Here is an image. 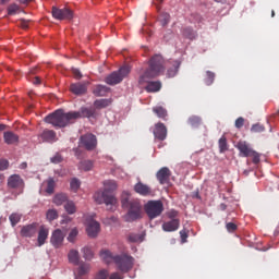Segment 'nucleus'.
I'll use <instances>...</instances> for the list:
<instances>
[{
    "mask_svg": "<svg viewBox=\"0 0 279 279\" xmlns=\"http://www.w3.org/2000/svg\"><path fill=\"white\" fill-rule=\"evenodd\" d=\"M82 117L90 119V117H95V110L82 108L81 111L64 112V110L59 109L48 114L45 118V122L50 123L53 128H66V125L75 123L77 119H82Z\"/></svg>",
    "mask_w": 279,
    "mask_h": 279,
    "instance_id": "f257e3e1",
    "label": "nucleus"
},
{
    "mask_svg": "<svg viewBox=\"0 0 279 279\" xmlns=\"http://www.w3.org/2000/svg\"><path fill=\"white\" fill-rule=\"evenodd\" d=\"M122 208H126L128 213L124 216V221L132 223L133 221H138L143 219V205L141 199L131 198L129 192H123L121 197Z\"/></svg>",
    "mask_w": 279,
    "mask_h": 279,
    "instance_id": "f03ea898",
    "label": "nucleus"
},
{
    "mask_svg": "<svg viewBox=\"0 0 279 279\" xmlns=\"http://www.w3.org/2000/svg\"><path fill=\"white\" fill-rule=\"evenodd\" d=\"M162 73H165V58L160 54H155L148 61V69L140 76L138 84H143L147 80H154V77H158Z\"/></svg>",
    "mask_w": 279,
    "mask_h": 279,
    "instance_id": "7ed1b4c3",
    "label": "nucleus"
},
{
    "mask_svg": "<svg viewBox=\"0 0 279 279\" xmlns=\"http://www.w3.org/2000/svg\"><path fill=\"white\" fill-rule=\"evenodd\" d=\"M113 263L118 271H121V274H129V271L134 269V257L125 253L121 255H114Z\"/></svg>",
    "mask_w": 279,
    "mask_h": 279,
    "instance_id": "20e7f679",
    "label": "nucleus"
},
{
    "mask_svg": "<svg viewBox=\"0 0 279 279\" xmlns=\"http://www.w3.org/2000/svg\"><path fill=\"white\" fill-rule=\"evenodd\" d=\"M132 71V68L128 64L121 66L119 71H114L111 74H109L106 78L105 82L106 84H109V86H117V84H121L128 75H130Z\"/></svg>",
    "mask_w": 279,
    "mask_h": 279,
    "instance_id": "39448f33",
    "label": "nucleus"
},
{
    "mask_svg": "<svg viewBox=\"0 0 279 279\" xmlns=\"http://www.w3.org/2000/svg\"><path fill=\"white\" fill-rule=\"evenodd\" d=\"M236 149L240 151L239 156L242 158H253V165H258L260 162V154L250 147V144L245 141H240L235 145Z\"/></svg>",
    "mask_w": 279,
    "mask_h": 279,
    "instance_id": "423d86ee",
    "label": "nucleus"
},
{
    "mask_svg": "<svg viewBox=\"0 0 279 279\" xmlns=\"http://www.w3.org/2000/svg\"><path fill=\"white\" fill-rule=\"evenodd\" d=\"M144 209L148 219L153 220L165 213V205L162 204V201H148L145 204Z\"/></svg>",
    "mask_w": 279,
    "mask_h": 279,
    "instance_id": "0eeeda50",
    "label": "nucleus"
},
{
    "mask_svg": "<svg viewBox=\"0 0 279 279\" xmlns=\"http://www.w3.org/2000/svg\"><path fill=\"white\" fill-rule=\"evenodd\" d=\"M94 202L96 204H106V206H117L118 201L108 190H99L94 194Z\"/></svg>",
    "mask_w": 279,
    "mask_h": 279,
    "instance_id": "6e6552de",
    "label": "nucleus"
},
{
    "mask_svg": "<svg viewBox=\"0 0 279 279\" xmlns=\"http://www.w3.org/2000/svg\"><path fill=\"white\" fill-rule=\"evenodd\" d=\"M51 13L57 21H71L73 19V11L69 8L58 9L52 7Z\"/></svg>",
    "mask_w": 279,
    "mask_h": 279,
    "instance_id": "1a4fd4ad",
    "label": "nucleus"
},
{
    "mask_svg": "<svg viewBox=\"0 0 279 279\" xmlns=\"http://www.w3.org/2000/svg\"><path fill=\"white\" fill-rule=\"evenodd\" d=\"M81 143L87 149V151H93L97 147V136L93 134H85L81 136Z\"/></svg>",
    "mask_w": 279,
    "mask_h": 279,
    "instance_id": "9d476101",
    "label": "nucleus"
},
{
    "mask_svg": "<svg viewBox=\"0 0 279 279\" xmlns=\"http://www.w3.org/2000/svg\"><path fill=\"white\" fill-rule=\"evenodd\" d=\"M64 236H66L65 232L60 229L54 230L50 238L51 245L54 246L57 250L58 247H62L64 243Z\"/></svg>",
    "mask_w": 279,
    "mask_h": 279,
    "instance_id": "9b49d317",
    "label": "nucleus"
},
{
    "mask_svg": "<svg viewBox=\"0 0 279 279\" xmlns=\"http://www.w3.org/2000/svg\"><path fill=\"white\" fill-rule=\"evenodd\" d=\"M153 134L157 141H165L167 138V126L162 122L155 124Z\"/></svg>",
    "mask_w": 279,
    "mask_h": 279,
    "instance_id": "f8f14e48",
    "label": "nucleus"
},
{
    "mask_svg": "<svg viewBox=\"0 0 279 279\" xmlns=\"http://www.w3.org/2000/svg\"><path fill=\"white\" fill-rule=\"evenodd\" d=\"M99 230H101V226L96 220H89L86 227L87 235L90 239H95L97 234H99Z\"/></svg>",
    "mask_w": 279,
    "mask_h": 279,
    "instance_id": "ddd939ff",
    "label": "nucleus"
},
{
    "mask_svg": "<svg viewBox=\"0 0 279 279\" xmlns=\"http://www.w3.org/2000/svg\"><path fill=\"white\" fill-rule=\"evenodd\" d=\"M156 178L159 184H169V179L171 178V170L169 168L163 167L157 173Z\"/></svg>",
    "mask_w": 279,
    "mask_h": 279,
    "instance_id": "4468645a",
    "label": "nucleus"
},
{
    "mask_svg": "<svg viewBox=\"0 0 279 279\" xmlns=\"http://www.w3.org/2000/svg\"><path fill=\"white\" fill-rule=\"evenodd\" d=\"M39 138H41L44 143H56V141H58V135L56 134V131L45 129L39 135Z\"/></svg>",
    "mask_w": 279,
    "mask_h": 279,
    "instance_id": "2eb2a0df",
    "label": "nucleus"
},
{
    "mask_svg": "<svg viewBox=\"0 0 279 279\" xmlns=\"http://www.w3.org/2000/svg\"><path fill=\"white\" fill-rule=\"evenodd\" d=\"M134 191L137 193V195H142V197H147L151 195V187L149 185L143 183V182H137L134 185Z\"/></svg>",
    "mask_w": 279,
    "mask_h": 279,
    "instance_id": "dca6fc26",
    "label": "nucleus"
},
{
    "mask_svg": "<svg viewBox=\"0 0 279 279\" xmlns=\"http://www.w3.org/2000/svg\"><path fill=\"white\" fill-rule=\"evenodd\" d=\"M70 90L73 95H86L88 83H73L70 86Z\"/></svg>",
    "mask_w": 279,
    "mask_h": 279,
    "instance_id": "f3484780",
    "label": "nucleus"
},
{
    "mask_svg": "<svg viewBox=\"0 0 279 279\" xmlns=\"http://www.w3.org/2000/svg\"><path fill=\"white\" fill-rule=\"evenodd\" d=\"M163 232H175L180 228V219H171L170 221H166L161 226Z\"/></svg>",
    "mask_w": 279,
    "mask_h": 279,
    "instance_id": "a211bd4d",
    "label": "nucleus"
},
{
    "mask_svg": "<svg viewBox=\"0 0 279 279\" xmlns=\"http://www.w3.org/2000/svg\"><path fill=\"white\" fill-rule=\"evenodd\" d=\"M7 186L9 189H21L23 186V179L19 174H12L8 179Z\"/></svg>",
    "mask_w": 279,
    "mask_h": 279,
    "instance_id": "6ab92c4d",
    "label": "nucleus"
},
{
    "mask_svg": "<svg viewBox=\"0 0 279 279\" xmlns=\"http://www.w3.org/2000/svg\"><path fill=\"white\" fill-rule=\"evenodd\" d=\"M144 84H147L145 87L146 93H158L162 88V83L160 81L147 80Z\"/></svg>",
    "mask_w": 279,
    "mask_h": 279,
    "instance_id": "aec40b11",
    "label": "nucleus"
},
{
    "mask_svg": "<svg viewBox=\"0 0 279 279\" xmlns=\"http://www.w3.org/2000/svg\"><path fill=\"white\" fill-rule=\"evenodd\" d=\"M37 228H38L37 223H32V225H28V226H24L21 230V234L23 236H26V238L31 239V236H34L36 234Z\"/></svg>",
    "mask_w": 279,
    "mask_h": 279,
    "instance_id": "412c9836",
    "label": "nucleus"
},
{
    "mask_svg": "<svg viewBox=\"0 0 279 279\" xmlns=\"http://www.w3.org/2000/svg\"><path fill=\"white\" fill-rule=\"evenodd\" d=\"M49 239V229L41 226L38 232L37 243L38 247H43V244Z\"/></svg>",
    "mask_w": 279,
    "mask_h": 279,
    "instance_id": "4be33fe9",
    "label": "nucleus"
},
{
    "mask_svg": "<svg viewBox=\"0 0 279 279\" xmlns=\"http://www.w3.org/2000/svg\"><path fill=\"white\" fill-rule=\"evenodd\" d=\"M180 70V61H173L170 65H167V77H175Z\"/></svg>",
    "mask_w": 279,
    "mask_h": 279,
    "instance_id": "5701e85b",
    "label": "nucleus"
},
{
    "mask_svg": "<svg viewBox=\"0 0 279 279\" xmlns=\"http://www.w3.org/2000/svg\"><path fill=\"white\" fill-rule=\"evenodd\" d=\"M3 138L7 145H14L15 143L19 142V135H16L14 132H11V131L4 132Z\"/></svg>",
    "mask_w": 279,
    "mask_h": 279,
    "instance_id": "b1692460",
    "label": "nucleus"
},
{
    "mask_svg": "<svg viewBox=\"0 0 279 279\" xmlns=\"http://www.w3.org/2000/svg\"><path fill=\"white\" fill-rule=\"evenodd\" d=\"M108 93H110V87L105 85H97L93 90L96 97H106Z\"/></svg>",
    "mask_w": 279,
    "mask_h": 279,
    "instance_id": "393cba45",
    "label": "nucleus"
},
{
    "mask_svg": "<svg viewBox=\"0 0 279 279\" xmlns=\"http://www.w3.org/2000/svg\"><path fill=\"white\" fill-rule=\"evenodd\" d=\"M68 258L72 265H80V252L77 250H71L68 254Z\"/></svg>",
    "mask_w": 279,
    "mask_h": 279,
    "instance_id": "a878e982",
    "label": "nucleus"
},
{
    "mask_svg": "<svg viewBox=\"0 0 279 279\" xmlns=\"http://www.w3.org/2000/svg\"><path fill=\"white\" fill-rule=\"evenodd\" d=\"M77 278H82V276H86L90 271V264H86L84 262L78 264Z\"/></svg>",
    "mask_w": 279,
    "mask_h": 279,
    "instance_id": "bb28decb",
    "label": "nucleus"
},
{
    "mask_svg": "<svg viewBox=\"0 0 279 279\" xmlns=\"http://www.w3.org/2000/svg\"><path fill=\"white\" fill-rule=\"evenodd\" d=\"M110 104H112V101H110V99H97V100L94 101V106L98 110H101L104 108H108V106H110Z\"/></svg>",
    "mask_w": 279,
    "mask_h": 279,
    "instance_id": "cd10ccee",
    "label": "nucleus"
},
{
    "mask_svg": "<svg viewBox=\"0 0 279 279\" xmlns=\"http://www.w3.org/2000/svg\"><path fill=\"white\" fill-rule=\"evenodd\" d=\"M94 167L93 160H83L78 163V169L81 171H90Z\"/></svg>",
    "mask_w": 279,
    "mask_h": 279,
    "instance_id": "c85d7f7f",
    "label": "nucleus"
},
{
    "mask_svg": "<svg viewBox=\"0 0 279 279\" xmlns=\"http://www.w3.org/2000/svg\"><path fill=\"white\" fill-rule=\"evenodd\" d=\"M218 145L220 154H226V151H228V140L226 138V136L222 135L219 138Z\"/></svg>",
    "mask_w": 279,
    "mask_h": 279,
    "instance_id": "c756f323",
    "label": "nucleus"
},
{
    "mask_svg": "<svg viewBox=\"0 0 279 279\" xmlns=\"http://www.w3.org/2000/svg\"><path fill=\"white\" fill-rule=\"evenodd\" d=\"M187 123L189 125H191L192 128H199V125H202V118L197 117V116H191L187 119Z\"/></svg>",
    "mask_w": 279,
    "mask_h": 279,
    "instance_id": "7c9ffc66",
    "label": "nucleus"
},
{
    "mask_svg": "<svg viewBox=\"0 0 279 279\" xmlns=\"http://www.w3.org/2000/svg\"><path fill=\"white\" fill-rule=\"evenodd\" d=\"M153 112H155V114H157V117L159 119H167V109L158 106V107H154L153 108Z\"/></svg>",
    "mask_w": 279,
    "mask_h": 279,
    "instance_id": "2f4dec72",
    "label": "nucleus"
},
{
    "mask_svg": "<svg viewBox=\"0 0 279 279\" xmlns=\"http://www.w3.org/2000/svg\"><path fill=\"white\" fill-rule=\"evenodd\" d=\"M83 257L85 260H93L95 254L93 253V250L88 246H85L82 248Z\"/></svg>",
    "mask_w": 279,
    "mask_h": 279,
    "instance_id": "473e14b6",
    "label": "nucleus"
},
{
    "mask_svg": "<svg viewBox=\"0 0 279 279\" xmlns=\"http://www.w3.org/2000/svg\"><path fill=\"white\" fill-rule=\"evenodd\" d=\"M129 243H143V235L137 233H130L128 235Z\"/></svg>",
    "mask_w": 279,
    "mask_h": 279,
    "instance_id": "72a5a7b5",
    "label": "nucleus"
},
{
    "mask_svg": "<svg viewBox=\"0 0 279 279\" xmlns=\"http://www.w3.org/2000/svg\"><path fill=\"white\" fill-rule=\"evenodd\" d=\"M54 189H56V181L53 180V178H49L47 180L46 193H48V195H53Z\"/></svg>",
    "mask_w": 279,
    "mask_h": 279,
    "instance_id": "f704fd0d",
    "label": "nucleus"
},
{
    "mask_svg": "<svg viewBox=\"0 0 279 279\" xmlns=\"http://www.w3.org/2000/svg\"><path fill=\"white\" fill-rule=\"evenodd\" d=\"M100 258L105 260V263H110V260H114V255L110 251H101Z\"/></svg>",
    "mask_w": 279,
    "mask_h": 279,
    "instance_id": "c9c22d12",
    "label": "nucleus"
},
{
    "mask_svg": "<svg viewBox=\"0 0 279 279\" xmlns=\"http://www.w3.org/2000/svg\"><path fill=\"white\" fill-rule=\"evenodd\" d=\"M66 199V194H57L53 198V204H56L57 206H62V204H64Z\"/></svg>",
    "mask_w": 279,
    "mask_h": 279,
    "instance_id": "e433bc0d",
    "label": "nucleus"
},
{
    "mask_svg": "<svg viewBox=\"0 0 279 279\" xmlns=\"http://www.w3.org/2000/svg\"><path fill=\"white\" fill-rule=\"evenodd\" d=\"M171 21V15L169 13H161L159 16V23H161L162 27H166V25H169V22Z\"/></svg>",
    "mask_w": 279,
    "mask_h": 279,
    "instance_id": "4c0bfd02",
    "label": "nucleus"
},
{
    "mask_svg": "<svg viewBox=\"0 0 279 279\" xmlns=\"http://www.w3.org/2000/svg\"><path fill=\"white\" fill-rule=\"evenodd\" d=\"M182 34L185 38H189L190 40H193V38H195V31H193V28L191 27L183 28Z\"/></svg>",
    "mask_w": 279,
    "mask_h": 279,
    "instance_id": "58836bf2",
    "label": "nucleus"
},
{
    "mask_svg": "<svg viewBox=\"0 0 279 279\" xmlns=\"http://www.w3.org/2000/svg\"><path fill=\"white\" fill-rule=\"evenodd\" d=\"M105 190L108 191V193H110V191H117V182L109 180V181H105Z\"/></svg>",
    "mask_w": 279,
    "mask_h": 279,
    "instance_id": "ea45409f",
    "label": "nucleus"
},
{
    "mask_svg": "<svg viewBox=\"0 0 279 279\" xmlns=\"http://www.w3.org/2000/svg\"><path fill=\"white\" fill-rule=\"evenodd\" d=\"M46 218L48 221H56L58 219V211L56 209H49L46 213Z\"/></svg>",
    "mask_w": 279,
    "mask_h": 279,
    "instance_id": "a19ab883",
    "label": "nucleus"
},
{
    "mask_svg": "<svg viewBox=\"0 0 279 279\" xmlns=\"http://www.w3.org/2000/svg\"><path fill=\"white\" fill-rule=\"evenodd\" d=\"M215 82V72L207 71L206 72V78H205V84L207 86H210Z\"/></svg>",
    "mask_w": 279,
    "mask_h": 279,
    "instance_id": "79ce46f5",
    "label": "nucleus"
},
{
    "mask_svg": "<svg viewBox=\"0 0 279 279\" xmlns=\"http://www.w3.org/2000/svg\"><path fill=\"white\" fill-rule=\"evenodd\" d=\"M64 208L66 210V213L69 215H74L76 208H75V203L73 202H68L65 205H64Z\"/></svg>",
    "mask_w": 279,
    "mask_h": 279,
    "instance_id": "37998d69",
    "label": "nucleus"
},
{
    "mask_svg": "<svg viewBox=\"0 0 279 279\" xmlns=\"http://www.w3.org/2000/svg\"><path fill=\"white\" fill-rule=\"evenodd\" d=\"M20 10L21 8L17 4H10L8 7V14L9 16H14Z\"/></svg>",
    "mask_w": 279,
    "mask_h": 279,
    "instance_id": "c03bdc74",
    "label": "nucleus"
},
{
    "mask_svg": "<svg viewBox=\"0 0 279 279\" xmlns=\"http://www.w3.org/2000/svg\"><path fill=\"white\" fill-rule=\"evenodd\" d=\"M109 275H110V274L108 272L107 269H101V270H99V271L96 274V276H95L94 279H108V276H109Z\"/></svg>",
    "mask_w": 279,
    "mask_h": 279,
    "instance_id": "a18cd8bd",
    "label": "nucleus"
},
{
    "mask_svg": "<svg viewBox=\"0 0 279 279\" xmlns=\"http://www.w3.org/2000/svg\"><path fill=\"white\" fill-rule=\"evenodd\" d=\"M11 225L14 227L16 226V223H19V221H21V215L19 214H11L9 217Z\"/></svg>",
    "mask_w": 279,
    "mask_h": 279,
    "instance_id": "49530a36",
    "label": "nucleus"
},
{
    "mask_svg": "<svg viewBox=\"0 0 279 279\" xmlns=\"http://www.w3.org/2000/svg\"><path fill=\"white\" fill-rule=\"evenodd\" d=\"M251 132H254V133L265 132V126L260 123L253 124L251 128Z\"/></svg>",
    "mask_w": 279,
    "mask_h": 279,
    "instance_id": "de8ad7c7",
    "label": "nucleus"
},
{
    "mask_svg": "<svg viewBox=\"0 0 279 279\" xmlns=\"http://www.w3.org/2000/svg\"><path fill=\"white\" fill-rule=\"evenodd\" d=\"M70 186H71V190L74 191V193H76V191L80 189L81 186V183H80V180L77 179H72L71 182H70Z\"/></svg>",
    "mask_w": 279,
    "mask_h": 279,
    "instance_id": "09e8293b",
    "label": "nucleus"
},
{
    "mask_svg": "<svg viewBox=\"0 0 279 279\" xmlns=\"http://www.w3.org/2000/svg\"><path fill=\"white\" fill-rule=\"evenodd\" d=\"M50 161L53 165H60V162H62V155L57 153L53 157H51Z\"/></svg>",
    "mask_w": 279,
    "mask_h": 279,
    "instance_id": "8fccbe9b",
    "label": "nucleus"
},
{
    "mask_svg": "<svg viewBox=\"0 0 279 279\" xmlns=\"http://www.w3.org/2000/svg\"><path fill=\"white\" fill-rule=\"evenodd\" d=\"M243 125H245V119L243 117H240L235 120V128L238 130H241V128H243Z\"/></svg>",
    "mask_w": 279,
    "mask_h": 279,
    "instance_id": "3c124183",
    "label": "nucleus"
},
{
    "mask_svg": "<svg viewBox=\"0 0 279 279\" xmlns=\"http://www.w3.org/2000/svg\"><path fill=\"white\" fill-rule=\"evenodd\" d=\"M10 167V161L8 159H0V171H5Z\"/></svg>",
    "mask_w": 279,
    "mask_h": 279,
    "instance_id": "603ef678",
    "label": "nucleus"
},
{
    "mask_svg": "<svg viewBox=\"0 0 279 279\" xmlns=\"http://www.w3.org/2000/svg\"><path fill=\"white\" fill-rule=\"evenodd\" d=\"M76 236H77V229H72L68 236V241H70V243H73Z\"/></svg>",
    "mask_w": 279,
    "mask_h": 279,
    "instance_id": "864d4df0",
    "label": "nucleus"
},
{
    "mask_svg": "<svg viewBox=\"0 0 279 279\" xmlns=\"http://www.w3.org/2000/svg\"><path fill=\"white\" fill-rule=\"evenodd\" d=\"M180 238H181V243H186V239H189V232H186L185 229L181 230Z\"/></svg>",
    "mask_w": 279,
    "mask_h": 279,
    "instance_id": "5fc2aeb1",
    "label": "nucleus"
},
{
    "mask_svg": "<svg viewBox=\"0 0 279 279\" xmlns=\"http://www.w3.org/2000/svg\"><path fill=\"white\" fill-rule=\"evenodd\" d=\"M228 232H236V225L234 222H228L226 225Z\"/></svg>",
    "mask_w": 279,
    "mask_h": 279,
    "instance_id": "6e6d98bb",
    "label": "nucleus"
},
{
    "mask_svg": "<svg viewBox=\"0 0 279 279\" xmlns=\"http://www.w3.org/2000/svg\"><path fill=\"white\" fill-rule=\"evenodd\" d=\"M72 73H73L75 80H82V72H80L78 69H75V68L72 69Z\"/></svg>",
    "mask_w": 279,
    "mask_h": 279,
    "instance_id": "4d7b16f0",
    "label": "nucleus"
},
{
    "mask_svg": "<svg viewBox=\"0 0 279 279\" xmlns=\"http://www.w3.org/2000/svg\"><path fill=\"white\" fill-rule=\"evenodd\" d=\"M20 27H22V29H27V27H29V21L20 20Z\"/></svg>",
    "mask_w": 279,
    "mask_h": 279,
    "instance_id": "13d9d810",
    "label": "nucleus"
},
{
    "mask_svg": "<svg viewBox=\"0 0 279 279\" xmlns=\"http://www.w3.org/2000/svg\"><path fill=\"white\" fill-rule=\"evenodd\" d=\"M109 279H123V276H121V274H119V272H112L109 276Z\"/></svg>",
    "mask_w": 279,
    "mask_h": 279,
    "instance_id": "bf43d9fd",
    "label": "nucleus"
},
{
    "mask_svg": "<svg viewBox=\"0 0 279 279\" xmlns=\"http://www.w3.org/2000/svg\"><path fill=\"white\" fill-rule=\"evenodd\" d=\"M169 219H177L178 213L175 210H171L168 215Z\"/></svg>",
    "mask_w": 279,
    "mask_h": 279,
    "instance_id": "052dcab7",
    "label": "nucleus"
},
{
    "mask_svg": "<svg viewBox=\"0 0 279 279\" xmlns=\"http://www.w3.org/2000/svg\"><path fill=\"white\" fill-rule=\"evenodd\" d=\"M33 84H35V85L40 84V77L35 76V77L33 78Z\"/></svg>",
    "mask_w": 279,
    "mask_h": 279,
    "instance_id": "680f3d73",
    "label": "nucleus"
},
{
    "mask_svg": "<svg viewBox=\"0 0 279 279\" xmlns=\"http://www.w3.org/2000/svg\"><path fill=\"white\" fill-rule=\"evenodd\" d=\"M228 208V205H226V204H220V210H226Z\"/></svg>",
    "mask_w": 279,
    "mask_h": 279,
    "instance_id": "e2e57ef3",
    "label": "nucleus"
},
{
    "mask_svg": "<svg viewBox=\"0 0 279 279\" xmlns=\"http://www.w3.org/2000/svg\"><path fill=\"white\" fill-rule=\"evenodd\" d=\"M20 169H27V162H22Z\"/></svg>",
    "mask_w": 279,
    "mask_h": 279,
    "instance_id": "0e129e2a",
    "label": "nucleus"
},
{
    "mask_svg": "<svg viewBox=\"0 0 279 279\" xmlns=\"http://www.w3.org/2000/svg\"><path fill=\"white\" fill-rule=\"evenodd\" d=\"M33 0H19L20 3H32Z\"/></svg>",
    "mask_w": 279,
    "mask_h": 279,
    "instance_id": "69168bd1",
    "label": "nucleus"
},
{
    "mask_svg": "<svg viewBox=\"0 0 279 279\" xmlns=\"http://www.w3.org/2000/svg\"><path fill=\"white\" fill-rule=\"evenodd\" d=\"M3 130H5V125L4 124H0V132H3Z\"/></svg>",
    "mask_w": 279,
    "mask_h": 279,
    "instance_id": "338daca9",
    "label": "nucleus"
},
{
    "mask_svg": "<svg viewBox=\"0 0 279 279\" xmlns=\"http://www.w3.org/2000/svg\"><path fill=\"white\" fill-rule=\"evenodd\" d=\"M10 0H0V3H8Z\"/></svg>",
    "mask_w": 279,
    "mask_h": 279,
    "instance_id": "774afa93",
    "label": "nucleus"
}]
</instances>
